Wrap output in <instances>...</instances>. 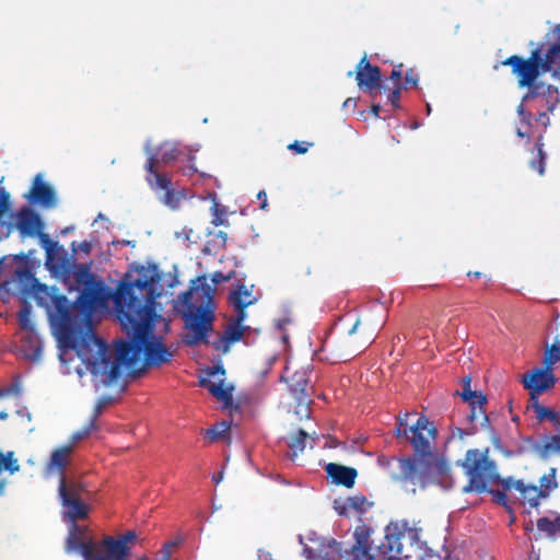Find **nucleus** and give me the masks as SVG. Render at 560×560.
Segmentation results:
<instances>
[{
  "label": "nucleus",
  "mask_w": 560,
  "mask_h": 560,
  "mask_svg": "<svg viewBox=\"0 0 560 560\" xmlns=\"http://www.w3.org/2000/svg\"><path fill=\"white\" fill-rule=\"evenodd\" d=\"M158 314L130 319L131 323L119 322L130 340H119L115 351L107 343L88 332L77 345L79 358L85 366L77 369L79 376L90 372L94 386H108L124 374L133 375L140 368L141 355L148 365H160L171 360L172 353L163 345L161 338L153 335Z\"/></svg>",
  "instance_id": "nucleus-1"
},
{
  "label": "nucleus",
  "mask_w": 560,
  "mask_h": 560,
  "mask_svg": "<svg viewBox=\"0 0 560 560\" xmlns=\"http://www.w3.org/2000/svg\"><path fill=\"white\" fill-rule=\"evenodd\" d=\"M161 276L155 265H135L126 273L113 296L116 316L119 322L154 315L156 298L160 296Z\"/></svg>",
  "instance_id": "nucleus-2"
},
{
  "label": "nucleus",
  "mask_w": 560,
  "mask_h": 560,
  "mask_svg": "<svg viewBox=\"0 0 560 560\" xmlns=\"http://www.w3.org/2000/svg\"><path fill=\"white\" fill-rule=\"evenodd\" d=\"M555 34L557 35V43L548 49L544 60L537 49L533 51L528 60L511 56L504 61V65L513 68V72L518 77L520 85L530 88L523 101L538 98L540 105H546L549 112H552L559 102L558 90L552 85L533 84L540 72L547 71H552L553 75L560 80V25L555 28Z\"/></svg>",
  "instance_id": "nucleus-3"
},
{
  "label": "nucleus",
  "mask_w": 560,
  "mask_h": 560,
  "mask_svg": "<svg viewBox=\"0 0 560 560\" xmlns=\"http://www.w3.org/2000/svg\"><path fill=\"white\" fill-rule=\"evenodd\" d=\"M188 291L178 295L175 308L182 314L188 330L185 342L196 345L206 339L212 330L213 323V290L206 283V278H198Z\"/></svg>",
  "instance_id": "nucleus-4"
},
{
  "label": "nucleus",
  "mask_w": 560,
  "mask_h": 560,
  "mask_svg": "<svg viewBox=\"0 0 560 560\" xmlns=\"http://www.w3.org/2000/svg\"><path fill=\"white\" fill-rule=\"evenodd\" d=\"M83 487L78 482L61 480L58 487L59 499L63 508V521L69 525L66 549L79 551L83 560H93L97 541L88 534V527L79 525L78 520L88 516V505L82 501Z\"/></svg>",
  "instance_id": "nucleus-5"
},
{
  "label": "nucleus",
  "mask_w": 560,
  "mask_h": 560,
  "mask_svg": "<svg viewBox=\"0 0 560 560\" xmlns=\"http://www.w3.org/2000/svg\"><path fill=\"white\" fill-rule=\"evenodd\" d=\"M378 549L381 560H425L433 557V550L420 539L419 530L409 527L407 521L390 522Z\"/></svg>",
  "instance_id": "nucleus-6"
},
{
  "label": "nucleus",
  "mask_w": 560,
  "mask_h": 560,
  "mask_svg": "<svg viewBox=\"0 0 560 560\" xmlns=\"http://www.w3.org/2000/svg\"><path fill=\"white\" fill-rule=\"evenodd\" d=\"M16 278L30 288L37 304L46 310L50 322L60 325L62 332L66 331L72 322L68 299L60 294L55 287L39 283L27 269L18 270Z\"/></svg>",
  "instance_id": "nucleus-7"
},
{
  "label": "nucleus",
  "mask_w": 560,
  "mask_h": 560,
  "mask_svg": "<svg viewBox=\"0 0 560 560\" xmlns=\"http://www.w3.org/2000/svg\"><path fill=\"white\" fill-rule=\"evenodd\" d=\"M107 300L104 288L100 285L86 287L79 294L71 308V313L79 311L83 315L84 326L81 329H74L68 326L66 331L61 332L60 342L65 349H73L79 355L77 345L82 338L91 331L92 335L96 336L93 331L91 318L95 311L104 306Z\"/></svg>",
  "instance_id": "nucleus-8"
},
{
  "label": "nucleus",
  "mask_w": 560,
  "mask_h": 560,
  "mask_svg": "<svg viewBox=\"0 0 560 560\" xmlns=\"http://www.w3.org/2000/svg\"><path fill=\"white\" fill-rule=\"evenodd\" d=\"M468 485L463 488L464 492H485L488 486L501 483L502 479L497 470L495 463L488 457V451H467L462 463Z\"/></svg>",
  "instance_id": "nucleus-9"
},
{
  "label": "nucleus",
  "mask_w": 560,
  "mask_h": 560,
  "mask_svg": "<svg viewBox=\"0 0 560 560\" xmlns=\"http://www.w3.org/2000/svg\"><path fill=\"white\" fill-rule=\"evenodd\" d=\"M137 541L135 530H127L117 537L105 536L97 542L93 560H125Z\"/></svg>",
  "instance_id": "nucleus-10"
},
{
  "label": "nucleus",
  "mask_w": 560,
  "mask_h": 560,
  "mask_svg": "<svg viewBox=\"0 0 560 560\" xmlns=\"http://www.w3.org/2000/svg\"><path fill=\"white\" fill-rule=\"evenodd\" d=\"M404 434L409 439L418 455H430L431 443L435 439L436 429L427 417L420 416L409 429H404Z\"/></svg>",
  "instance_id": "nucleus-11"
},
{
  "label": "nucleus",
  "mask_w": 560,
  "mask_h": 560,
  "mask_svg": "<svg viewBox=\"0 0 560 560\" xmlns=\"http://www.w3.org/2000/svg\"><path fill=\"white\" fill-rule=\"evenodd\" d=\"M223 376L224 370L221 366H214L206 372V376L200 378V384L228 407L232 404L233 387L225 385Z\"/></svg>",
  "instance_id": "nucleus-12"
},
{
  "label": "nucleus",
  "mask_w": 560,
  "mask_h": 560,
  "mask_svg": "<svg viewBox=\"0 0 560 560\" xmlns=\"http://www.w3.org/2000/svg\"><path fill=\"white\" fill-rule=\"evenodd\" d=\"M147 182L151 188L164 191L163 202L175 209L178 207L180 197L171 189V179L154 170V159L151 156L145 164Z\"/></svg>",
  "instance_id": "nucleus-13"
},
{
  "label": "nucleus",
  "mask_w": 560,
  "mask_h": 560,
  "mask_svg": "<svg viewBox=\"0 0 560 560\" xmlns=\"http://www.w3.org/2000/svg\"><path fill=\"white\" fill-rule=\"evenodd\" d=\"M145 150L149 154V159L151 156H153L154 159V167L156 166L158 163H163V164H170L174 161H177V160H182V159H187L188 161H192L195 159L194 156V153L197 152L199 150V148H195V149H191V148H188V147H184L180 143L178 142H171V141H167V142H164L161 147H160V152H159V159H156L155 155H153L150 151H149V145L147 144L145 145Z\"/></svg>",
  "instance_id": "nucleus-14"
},
{
  "label": "nucleus",
  "mask_w": 560,
  "mask_h": 560,
  "mask_svg": "<svg viewBox=\"0 0 560 560\" xmlns=\"http://www.w3.org/2000/svg\"><path fill=\"white\" fill-rule=\"evenodd\" d=\"M551 365L547 369H534L523 375V384L530 392L532 399H536L537 395L546 392L555 384V376L550 371Z\"/></svg>",
  "instance_id": "nucleus-15"
},
{
  "label": "nucleus",
  "mask_w": 560,
  "mask_h": 560,
  "mask_svg": "<svg viewBox=\"0 0 560 560\" xmlns=\"http://www.w3.org/2000/svg\"><path fill=\"white\" fill-rule=\"evenodd\" d=\"M469 385L470 380L468 378L465 381V387L463 393L460 394L463 399L469 402L470 413L468 415L467 418L470 421V423H472L475 427H486L488 423V417L483 408L486 397L482 396L480 393L472 392L469 388Z\"/></svg>",
  "instance_id": "nucleus-16"
},
{
  "label": "nucleus",
  "mask_w": 560,
  "mask_h": 560,
  "mask_svg": "<svg viewBox=\"0 0 560 560\" xmlns=\"http://www.w3.org/2000/svg\"><path fill=\"white\" fill-rule=\"evenodd\" d=\"M73 452L72 444H67L60 447L55 448L50 458L46 465L45 474L47 477L52 476L54 474L59 475V486L61 485V480H65L67 483H71L72 481H68L65 477V469L70 463V456Z\"/></svg>",
  "instance_id": "nucleus-17"
},
{
  "label": "nucleus",
  "mask_w": 560,
  "mask_h": 560,
  "mask_svg": "<svg viewBox=\"0 0 560 560\" xmlns=\"http://www.w3.org/2000/svg\"><path fill=\"white\" fill-rule=\"evenodd\" d=\"M373 530L365 524L355 527L353 532L354 545L351 547V560H375L371 555L372 542L371 535Z\"/></svg>",
  "instance_id": "nucleus-18"
},
{
  "label": "nucleus",
  "mask_w": 560,
  "mask_h": 560,
  "mask_svg": "<svg viewBox=\"0 0 560 560\" xmlns=\"http://www.w3.org/2000/svg\"><path fill=\"white\" fill-rule=\"evenodd\" d=\"M310 540L320 548L305 546L303 556L307 560H335V553L340 552V544L336 540H329L327 545L319 542V539L312 534Z\"/></svg>",
  "instance_id": "nucleus-19"
},
{
  "label": "nucleus",
  "mask_w": 560,
  "mask_h": 560,
  "mask_svg": "<svg viewBox=\"0 0 560 560\" xmlns=\"http://www.w3.org/2000/svg\"><path fill=\"white\" fill-rule=\"evenodd\" d=\"M381 71L376 66H372L366 57H363L357 69L358 85L362 90H374L380 86Z\"/></svg>",
  "instance_id": "nucleus-20"
},
{
  "label": "nucleus",
  "mask_w": 560,
  "mask_h": 560,
  "mask_svg": "<svg viewBox=\"0 0 560 560\" xmlns=\"http://www.w3.org/2000/svg\"><path fill=\"white\" fill-rule=\"evenodd\" d=\"M28 198L44 208H52L57 203L55 191L44 183L42 174L35 176Z\"/></svg>",
  "instance_id": "nucleus-21"
},
{
  "label": "nucleus",
  "mask_w": 560,
  "mask_h": 560,
  "mask_svg": "<svg viewBox=\"0 0 560 560\" xmlns=\"http://www.w3.org/2000/svg\"><path fill=\"white\" fill-rule=\"evenodd\" d=\"M248 328L249 327L247 326L230 322L226 325L223 334L212 342V347L222 353H228L230 351L231 345L240 341L244 336V331Z\"/></svg>",
  "instance_id": "nucleus-22"
},
{
  "label": "nucleus",
  "mask_w": 560,
  "mask_h": 560,
  "mask_svg": "<svg viewBox=\"0 0 560 560\" xmlns=\"http://www.w3.org/2000/svg\"><path fill=\"white\" fill-rule=\"evenodd\" d=\"M501 485L503 490H510L514 488L521 494L524 501H526L530 508H537L539 505V499L542 498L540 494V489L536 486L529 485L526 486L521 480H514L513 478L502 479Z\"/></svg>",
  "instance_id": "nucleus-23"
},
{
  "label": "nucleus",
  "mask_w": 560,
  "mask_h": 560,
  "mask_svg": "<svg viewBox=\"0 0 560 560\" xmlns=\"http://www.w3.org/2000/svg\"><path fill=\"white\" fill-rule=\"evenodd\" d=\"M21 352L30 361H38L42 357L43 343L36 330L20 332Z\"/></svg>",
  "instance_id": "nucleus-24"
},
{
  "label": "nucleus",
  "mask_w": 560,
  "mask_h": 560,
  "mask_svg": "<svg viewBox=\"0 0 560 560\" xmlns=\"http://www.w3.org/2000/svg\"><path fill=\"white\" fill-rule=\"evenodd\" d=\"M18 228L22 234L33 236L43 230V222L37 213L25 208L18 215Z\"/></svg>",
  "instance_id": "nucleus-25"
},
{
  "label": "nucleus",
  "mask_w": 560,
  "mask_h": 560,
  "mask_svg": "<svg viewBox=\"0 0 560 560\" xmlns=\"http://www.w3.org/2000/svg\"><path fill=\"white\" fill-rule=\"evenodd\" d=\"M326 471L336 485H342L347 488H351L354 485L357 477L354 468L330 463L326 466Z\"/></svg>",
  "instance_id": "nucleus-26"
},
{
  "label": "nucleus",
  "mask_w": 560,
  "mask_h": 560,
  "mask_svg": "<svg viewBox=\"0 0 560 560\" xmlns=\"http://www.w3.org/2000/svg\"><path fill=\"white\" fill-rule=\"evenodd\" d=\"M39 237V243L42 247L46 252V266L55 271H58L62 268V265L57 260V255L59 252L58 243L50 240V237L45 233H37Z\"/></svg>",
  "instance_id": "nucleus-27"
},
{
  "label": "nucleus",
  "mask_w": 560,
  "mask_h": 560,
  "mask_svg": "<svg viewBox=\"0 0 560 560\" xmlns=\"http://www.w3.org/2000/svg\"><path fill=\"white\" fill-rule=\"evenodd\" d=\"M398 467L400 478L404 481H409L413 486L422 487V477L419 469L417 468V462H415L413 458L398 459Z\"/></svg>",
  "instance_id": "nucleus-28"
},
{
  "label": "nucleus",
  "mask_w": 560,
  "mask_h": 560,
  "mask_svg": "<svg viewBox=\"0 0 560 560\" xmlns=\"http://www.w3.org/2000/svg\"><path fill=\"white\" fill-rule=\"evenodd\" d=\"M537 529L546 537L556 538L560 535V514L552 512L549 516L538 518Z\"/></svg>",
  "instance_id": "nucleus-29"
},
{
  "label": "nucleus",
  "mask_w": 560,
  "mask_h": 560,
  "mask_svg": "<svg viewBox=\"0 0 560 560\" xmlns=\"http://www.w3.org/2000/svg\"><path fill=\"white\" fill-rule=\"evenodd\" d=\"M413 459L417 462V468L422 477V487H424L432 480L433 474L439 468L436 459L432 454L419 455V457H413Z\"/></svg>",
  "instance_id": "nucleus-30"
},
{
  "label": "nucleus",
  "mask_w": 560,
  "mask_h": 560,
  "mask_svg": "<svg viewBox=\"0 0 560 560\" xmlns=\"http://www.w3.org/2000/svg\"><path fill=\"white\" fill-rule=\"evenodd\" d=\"M307 380L304 372H296L292 377L290 389L295 396L299 405H308L310 399L306 393Z\"/></svg>",
  "instance_id": "nucleus-31"
},
{
  "label": "nucleus",
  "mask_w": 560,
  "mask_h": 560,
  "mask_svg": "<svg viewBox=\"0 0 560 560\" xmlns=\"http://www.w3.org/2000/svg\"><path fill=\"white\" fill-rule=\"evenodd\" d=\"M229 300L234 307H247L257 301L253 295L252 289L245 285H240L236 290L232 291Z\"/></svg>",
  "instance_id": "nucleus-32"
},
{
  "label": "nucleus",
  "mask_w": 560,
  "mask_h": 560,
  "mask_svg": "<svg viewBox=\"0 0 560 560\" xmlns=\"http://www.w3.org/2000/svg\"><path fill=\"white\" fill-rule=\"evenodd\" d=\"M316 436L307 434L304 430H299L289 443V447L293 451L291 457L294 458L298 452H303L307 444L313 448L316 444Z\"/></svg>",
  "instance_id": "nucleus-33"
},
{
  "label": "nucleus",
  "mask_w": 560,
  "mask_h": 560,
  "mask_svg": "<svg viewBox=\"0 0 560 560\" xmlns=\"http://www.w3.org/2000/svg\"><path fill=\"white\" fill-rule=\"evenodd\" d=\"M556 468H550L549 472L542 475L539 479V489L542 498L549 497L550 492L558 487L556 479Z\"/></svg>",
  "instance_id": "nucleus-34"
},
{
  "label": "nucleus",
  "mask_w": 560,
  "mask_h": 560,
  "mask_svg": "<svg viewBox=\"0 0 560 560\" xmlns=\"http://www.w3.org/2000/svg\"><path fill=\"white\" fill-rule=\"evenodd\" d=\"M182 542L183 539L180 537H175L174 539L166 541L159 551L160 558L158 560H171L173 556L177 555Z\"/></svg>",
  "instance_id": "nucleus-35"
},
{
  "label": "nucleus",
  "mask_w": 560,
  "mask_h": 560,
  "mask_svg": "<svg viewBox=\"0 0 560 560\" xmlns=\"http://www.w3.org/2000/svg\"><path fill=\"white\" fill-rule=\"evenodd\" d=\"M31 315H32V312H31V307L28 305H24L20 310V312L18 314V319H19L21 332L35 330L34 324L32 323V319H31Z\"/></svg>",
  "instance_id": "nucleus-36"
},
{
  "label": "nucleus",
  "mask_w": 560,
  "mask_h": 560,
  "mask_svg": "<svg viewBox=\"0 0 560 560\" xmlns=\"http://www.w3.org/2000/svg\"><path fill=\"white\" fill-rule=\"evenodd\" d=\"M533 409L535 411L536 418L539 421L550 420L551 422H556L558 420V416L555 411L549 409L548 407L541 406L537 402V398L534 399Z\"/></svg>",
  "instance_id": "nucleus-37"
},
{
  "label": "nucleus",
  "mask_w": 560,
  "mask_h": 560,
  "mask_svg": "<svg viewBox=\"0 0 560 560\" xmlns=\"http://www.w3.org/2000/svg\"><path fill=\"white\" fill-rule=\"evenodd\" d=\"M347 499L350 509L358 512L359 514L365 513L371 505V503L363 495H354Z\"/></svg>",
  "instance_id": "nucleus-38"
},
{
  "label": "nucleus",
  "mask_w": 560,
  "mask_h": 560,
  "mask_svg": "<svg viewBox=\"0 0 560 560\" xmlns=\"http://www.w3.org/2000/svg\"><path fill=\"white\" fill-rule=\"evenodd\" d=\"M557 453H560V435H552L545 441L541 447V454L544 456H550Z\"/></svg>",
  "instance_id": "nucleus-39"
},
{
  "label": "nucleus",
  "mask_w": 560,
  "mask_h": 560,
  "mask_svg": "<svg viewBox=\"0 0 560 560\" xmlns=\"http://www.w3.org/2000/svg\"><path fill=\"white\" fill-rule=\"evenodd\" d=\"M545 160L546 154L542 151V144H539L537 147V160L530 161V167L539 173V175H542L545 173Z\"/></svg>",
  "instance_id": "nucleus-40"
},
{
  "label": "nucleus",
  "mask_w": 560,
  "mask_h": 560,
  "mask_svg": "<svg viewBox=\"0 0 560 560\" xmlns=\"http://www.w3.org/2000/svg\"><path fill=\"white\" fill-rule=\"evenodd\" d=\"M95 425H94V419H91L89 424L83 428L82 430H79L77 432H74L72 435H71V441L69 444H72V446L74 447V445L85 439L93 430H94Z\"/></svg>",
  "instance_id": "nucleus-41"
},
{
  "label": "nucleus",
  "mask_w": 560,
  "mask_h": 560,
  "mask_svg": "<svg viewBox=\"0 0 560 560\" xmlns=\"http://www.w3.org/2000/svg\"><path fill=\"white\" fill-rule=\"evenodd\" d=\"M230 430V424L225 421L214 424L211 429L208 430V435L212 439H218L224 436V434Z\"/></svg>",
  "instance_id": "nucleus-42"
},
{
  "label": "nucleus",
  "mask_w": 560,
  "mask_h": 560,
  "mask_svg": "<svg viewBox=\"0 0 560 560\" xmlns=\"http://www.w3.org/2000/svg\"><path fill=\"white\" fill-rule=\"evenodd\" d=\"M335 511L341 516H348L350 512V505L348 504V499L345 500H335L334 501Z\"/></svg>",
  "instance_id": "nucleus-43"
},
{
  "label": "nucleus",
  "mask_w": 560,
  "mask_h": 560,
  "mask_svg": "<svg viewBox=\"0 0 560 560\" xmlns=\"http://www.w3.org/2000/svg\"><path fill=\"white\" fill-rule=\"evenodd\" d=\"M400 91H401V85H397L394 88V90L392 91V93L388 96L389 103L395 108H397L399 106Z\"/></svg>",
  "instance_id": "nucleus-44"
},
{
  "label": "nucleus",
  "mask_w": 560,
  "mask_h": 560,
  "mask_svg": "<svg viewBox=\"0 0 560 560\" xmlns=\"http://www.w3.org/2000/svg\"><path fill=\"white\" fill-rule=\"evenodd\" d=\"M401 75H402V65H398L393 69L392 74H390V80L394 81L395 86L400 85L399 81L401 79Z\"/></svg>",
  "instance_id": "nucleus-45"
},
{
  "label": "nucleus",
  "mask_w": 560,
  "mask_h": 560,
  "mask_svg": "<svg viewBox=\"0 0 560 560\" xmlns=\"http://www.w3.org/2000/svg\"><path fill=\"white\" fill-rule=\"evenodd\" d=\"M237 312L236 316L234 319H232L231 322L234 323V324H238V325H243V322L246 319V312H245V308L246 307H234Z\"/></svg>",
  "instance_id": "nucleus-46"
},
{
  "label": "nucleus",
  "mask_w": 560,
  "mask_h": 560,
  "mask_svg": "<svg viewBox=\"0 0 560 560\" xmlns=\"http://www.w3.org/2000/svg\"><path fill=\"white\" fill-rule=\"evenodd\" d=\"M418 83V75L417 73L410 69L406 72V75H405V84L408 85H417Z\"/></svg>",
  "instance_id": "nucleus-47"
},
{
  "label": "nucleus",
  "mask_w": 560,
  "mask_h": 560,
  "mask_svg": "<svg viewBox=\"0 0 560 560\" xmlns=\"http://www.w3.org/2000/svg\"><path fill=\"white\" fill-rule=\"evenodd\" d=\"M308 143L307 142H294L289 145L290 150L295 151L296 153H305L308 150Z\"/></svg>",
  "instance_id": "nucleus-48"
},
{
  "label": "nucleus",
  "mask_w": 560,
  "mask_h": 560,
  "mask_svg": "<svg viewBox=\"0 0 560 560\" xmlns=\"http://www.w3.org/2000/svg\"><path fill=\"white\" fill-rule=\"evenodd\" d=\"M492 494H493V498L495 500V502L502 504V505H506L508 503V498H506V494L504 491H492Z\"/></svg>",
  "instance_id": "nucleus-49"
},
{
  "label": "nucleus",
  "mask_w": 560,
  "mask_h": 560,
  "mask_svg": "<svg viewBox=\"0 0 560 560\" xmlns=\"http://www.w3.org/2000/svg\"><path fill=\"white\" fill-rule=\"evenodd\" d=\"M257 198L260 201V209H262V210L267 209L268 201H267V194H266V191L265 190H260L257 194Z\"/></svg>",
  "instance_id": "nucleus-50"
},
{
  "label": "nucleus",
  "mask_w": 560,
  "mask_h": 560,
  "mask_svg": "<svg viewBox=\"0 0 560 560\" xmlns=\"http://www.w3.org/2000/svg\"><path fill=\"white\" fill-rule=\"evenodd\" d=\"M13 393H18V388L15 386L0 388V398L8 397Z\"/></svg>",
  "instance_id": "nucleus-51"
},
{
  "label": "nucleus",
  "mask_w": 560,
  "mask_h": 560,
  "mask_svg": "<svg viewBox=\"0 0 560 560\" xmlns=\"http://www.w3.org/2000/svg\"><path fill=\"white\" fill-rule=\"evenodd\" d=\"M92 245L88 241H83L79 244V249L85 254H89L91 252Z\"/></svg>",
  "instance_id": "nucleus-52"
},
{
  "label": "nucleus",
  "mask_w": 560,
  "mask_h": 560,
  "mask_svg": "<svg viewBox=\"0 0 560 560\" xmlns=\"http://www.w3.org/2000/svg\"><path fill=\"white\" fill-rule=\"evenodd\" d=\"M517 112H518V115L521 116L522 120H523L524 122L528 124V119H529V116H530V115L525 113L523 104H521V105L518 106Z\"/></svg>",
  "instance_id": "nucleus-53"
},
{
  "label": "nucleus",
  "mask_w": 560,
  "mask_h": 560,
  "mask_svg": "<svg viewBox=\"0 0 560 560\" xmlns=\"http://www.w3.org/2000/svg\"><path fill=\"white\" fill-rule=\"evenodd\" d=\"M271 557V555L267 551L259 550L258 558L259 560H268Z\"/></svg>",
  "instance_id": "nucleus-54"
},
{
  "label": "nucleus",
  "mask_w": 560,
  "mask_h": 560,
  "mask_svg": "<svg viewBox=\"0 0 560 560\" xmlns=\"http://www.w3.org/2000/svg\"><path fill=\"white\" fill-rule=\"evenodd\" d=\"M102 408H103L102 404H97V406L95 407L94 416L91 419L95 420L97 418V416L102 412Z\"/></svg>",
  "instance_id": "nucleus-55"
},
{
  "label": "nucleus",
  "mask_w": 560,
  "mask_h": 560,
  "mask_svg": "<svg viewBox=\"0 0 560 560\" xmlns=\"http://www.w3.org/2000/svg\"><path fill=\"white\" fill-rule=\"evenodd\" d=\"M359 324H360V320L357 319L355 323L353 324V326L351 327V329L349 330V335H353L357 331Z\"/></svg>",
  "instance_id": "nucleus-56"
},
{
  "label": "nucleus",
  "mask_w": 560,
  "mask_h": 560,
  "mask_svg": "<svg viewBox=\"0 0 560 560\" xmlns=\"http://www.w3.org/2000/svg\"><path fill=\"white\" fill-rule=\"evenodd\" d=\"M196 172H197L196 167H195L194 165H189V166H188V170H187V171H184V174H185V175H186V174H192V173H196Z\"/></svg>",
  "instance_id": "nucleus-57"
},
{
  "label": "nucleus",
  "mask_w": 560,
  "mask_h": 560,
  "mask_svg": "<svg viewBox=\"0 0 560 560\" xmlns=\"http://www.w3.org/2000/svg\"><path fill=\"white\" fill-rule=\"evenodd\" d=\"M539 120L542 122V124H547V120H548V116L546 115V113H541L539 115Z\"/></svg>",
  "instance_id": "nucleus-58"
},
{
  "label": "nucleus",
  "mask_w": 560,
  "mask_h": 560,
  "mask_svg": "<svg viewBox=\"0 0 560 560\" xmlns=\"http://www.w3.org/2000/svg\"><path fill=\"white\" fill-rule=\"evenodd\" d=\"M408 416H409V415H408V413H406L404 418H400V419H399V424H400V427H402V425H407V418H408Z\"/></svg>",
  "instance_id": "nucleus-59"
},
{
  "label": "nucleus",
  "mask_w": 560,
  "mask_h": 560,
  "mask_svg": "<svg viewBox=\"0 0 560 560\" xmlns=\"http://www.w3.org/2000/svg\"><path fill=\"white\" fill-rule=\"evenodd\" d=\"M222 478H223V474L220 472L218 476H213V481L215 483H219L222 480Z\"/></svg>",
  "instance_id": "nucleus-60"
},
{
  "label": "nucleus",
  "mask_w": 560,
  "mask_h": 560,
  "mask_svg": "<svg viewBox=\"0 0 560 560\" xmlns=\"http://www.w3.org/2000/svg\"><path fill=\"white\" fill-rule=\"evenodd\" d=\"M352 103H353V100L352 98H348V100L345 101L343 106L345 107L351 106Z\"/></svg>",
  "instance_id": "nucleus-61"
},
{
  "label": "nucleus",
  "mask_w": 560,
  "mask_h": 560,
  "mask_svg": "<svg viewBox=\"0 0 560 560\" xmlns=\"http://www.w3.org/2000/svg\"><path fill=\"white\" fill-rule=\"evenodd\" d=\"M8 418V413L5 411L0 412V420H5Z\"/></svg>",
  "instance_id": "nucleus-62"
},
{
  "label": "nucleus",
  "mask_w": 560,
  "mask_h": 560,
  "mask_svg": "<svg viewBox=\"0 0 560 560\" xmlns=\"http://www.w3.org/2000/svg\"><path fill=\"white\" fill-rule=\"evenodd\" d=\"M372 109H373V113L377 116L378 112H380V105H374Z\"/></svg>",
  "instance_id": "nucleus-63"
},
{
  "label": "nucleus",
  "mask_w": 560,
  "mask_h": 560,
  "mask_svg": "<svg viewBox=\"0 0 560 560\" xmlns=\"http://www.w3.org/2000/svg\"><path fill=\"white\" fill-rule=\"evenodd\" d=\"M517 136H518L520 138H524V137H525V133H524V132L518 128V129H517Z\"/></svg>",
  "instance_id": "nucleus-64"
}]
</instances>
